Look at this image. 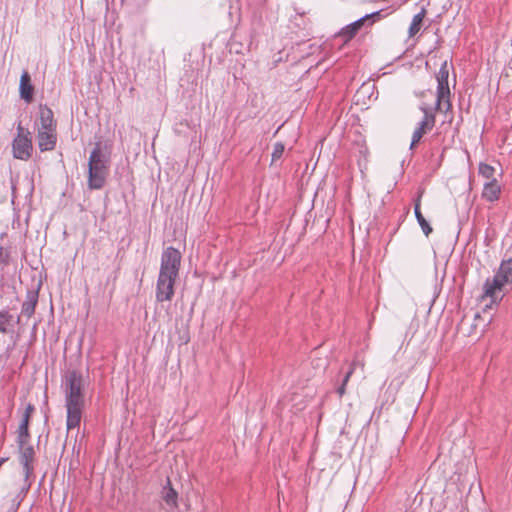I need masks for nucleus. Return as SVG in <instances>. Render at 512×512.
I'll list each match as a JSON object with an SVG mask.
<instances>
[{"instance_id":"1","label":"nucleus","mask_w":512,"mask_h":512,"mask_svg":"<svg viewBox=\"0 0 512 512\" xmlns=\"http://www.w3.org/2000/svg\"><path fill=\"white\" fill-rule=\"evenodd\" d=\"M61 388L64 393L68 430L80 425L85 407L84 378L79 370H67L62 376Z\"/></svg>"},{"instance_id":"2","label":"nucleus","mask_w":512,"mask_h":512,"mask_svg":"<svg viewBox=\"0 0 512 512\" xmlns=\"http://www.w3.org/2000/svg\"><path fill=\"white\" fill-rule=\"evenodd\" d=\"M181 254L178 249L167 247L161 255L155 297L158 302L170 301L174 296V285L179 275Z\"/></svg>"},{"instance_id":"3","label":"nucleus","mask_w":512,"mask_h":512,"mask_svg":"<svg viewBox=\"0 0 512 512\" xmlns=\"http://www.w3.org/2000/svg\"><path fill=\"white\" fill-rule=\"evenodd\" d=\"M110 158L97 142L92 149L88 160L87 186L90 190H100L105 186L109 174Z\"/></svg>"},{"instance_id":"4","label":"nucleus","mask_w":512,"mask_h":512,"mask_svg":"<svg viewBox=\"0 0 512 512\" xmlns=\"http://www.w3.org/2000/svg\"><path fill=\"white\" fill-rule=\"evenodd\" d=\"M37 144L41 152L52 151L57 143V122L53 111L46 105L39 107V117L36 122Z\"/></svg>"},{"instance_id":"5","label":"nucleus","mask_w":512,"mask_h":512,"mask_svg":"<svg viewBox=\"0 0 512 512\" xmlns=\"http://www.w3.org/2000/svg\"><path fill=\"white\" fill-rule=\"evenodd\" d=\"M450 66L447 61H444L438 73L436 74L437 80V91H436V102H435V110H443L444 112H448L452 108L450 96L451 91L449 88L448 78H449Z\"/></svg>"},{"instance_id":"6","label":"nucleus","mask_w":512,"mask_h":512,"mask_svg":"<svg viewBox=\"0 0 512 512\" xmlns=\"http://www.w3.org/2000/svg\"><path fill=\"white\" fill-rule=\"evenodd\" d=\"M510 285L512 281L496 271L493 277L485 280L482 298H489L492 304L498 305L505 295L506 288Z\"/></svg>"},{"instance_id":"7","label":"nucleus","mask_w":512,"mask_h":512,"mask_svg":"<svg viewBox=\"0 0 512 512\" xmlns=\"http://www.w3.org/2000/svg\"><path fill=\"white\" fill-rule=\"evenodd\" d=\"M33 144L31 132L21 122L17 125V134L12 141L13 157L27 161L32 156Z\"/></svg>"},{"instance_id":"8","label":"nucleus","mask_w":512,"mask_h":512,"mask_svg":"<svg viewBox=\"0 0 512 512\" xmlns=\"http://www.w3.org/2000/svg\"><path fill=\"white\" fill-rule=\"evenodd\" d=\"M16 442L19 452L18 458L23 468L24 479L28 481L34 472L35 450L30 444V438L17 436Z\"/></svg>"},{"instance_id":"9","label":"nucleus","mask_w":512,"mask_h":512,"mask_svg":"<svg viewBox=\"0 0 512 512\" xmlns=\"http://www.w3.org/2000/svg\"><path fill=\"white\" fill-rule=\"evenodd\" d=\"M420 110L424 113L423 119L418 123L416 131H419L421 135L426 134L428 131L432 130L435 126L436 118L434 111H436L434 108H430L426 105H421Z\"/></svg>"},{"instance_id":"10","label":"nucleus","mask_w":512,"mask_h":512,"mask_svg":"<svg viewBox=\"0 0 512 512\" xmlns=\"http://www.w3.org/2000/svg\"><path fill=\"white\" fill-rule=\"evenodd\" d=\"M35 412V406L32 403H28L25 406V410L22 414L21 421L19 423L18 429H17V436L23 437V438H30V432H29V422L31 419L32 414Z\"/></svg>"},{"instance_id":"11","label":"nucleus","mask_w":512,"mask_h":512,"mask_svg":"<svg viewBox=\"0 0 512 512\" xmlns=\"http://www.w3.org/2000/svg\"><path fill=\"white\" fill-rule=\"evenodd\" d=\"M501 194V187L496 179L487 181L482 190V198L488 202H496Z\"/></svg>"},{"instance_id":"12","label":"nucleus","mask_w":512,"mask_h":512,"mask_svg":"<svg viewBox=\"0 0 512 512\" xmlns=\"http://www.w3.org/2000/svg\"><path fill=\"white\" fill-rule=\"evenodd\" d=\"M20 96L27 103H30L33 99L34 87L31 84V78L27 71H24L20 77L19 86Z\"/></svg>"},{"instance_id":"13","label":"nucleus","mask_w":512,"mask_h":512,"mask_svg":"<svg viewBox=\"0 0 512 512\" xmlns=\"http://www.w3.org/2000/svg\"><path fill=\"white\" fill-rule=\"evenodd\" d=\"M38 302V291L29 290L26 294L25 301L22 304V314L30 318L34 312Z\"/></svg>"},{"instance_id":"14","label":"nucleus","mask_w":512,"mask_h":512,"mask_svg":"<svg viewBox=\"0 0 512 512\" xmlns=\"http://www.w3.org/2000/svg\"><path fill=\"white\" fill-rule=\"evenodd\" d=\"M366 24L367 23L362 16L358 20L350 23L345 28H343L340 32V35L346 40H349L353 38L358 33V31Z\"/></svg>"},{"instance_id":"15","label":"nucleus","mask_w":512,"mask_h":512,"mask_svg":"<svg viewBox=\"0 0 512 512\" xmlns=\"http://www.w3.org/2000/svg\"><path fill=\"white\" fill-rule=\"evenodd\" d=\"M420 203H421V195H419L418 198L415 201L414 214H415L417 222H418L419 226L421 227L423 233L426 236H429V234L432 233V227L430 226L428 221L422 215V213L420 211Z\"/></svg>"},{"instance_id":"16","label":"nucleus","mask_w":512,"mask_h":512,"mask_svg":"<svg viewBox=\"0 0 512 512\" xmlns=\"http://www.w3.org/2000/svg\"><path fill=\"white\" fill-rule=\"evenodd\" d=\"M162 498L165 503L169 506L176 507L177 506V492L172 488L171 482L168 479L167 485L163 488Z\"/></svg>"},{"instance_id":"17","label":"nucleus","mask_w":512,"mask_h":512,"mask_svg":"<svg viewBox=\"0 0 512 512\" xmlns=\"http://www.w3.org/2000/svg\"><path fill=\"white\" fill-rule=\"evenodd\" d=\"M425 14H426V10L424 8H422L419 13L414 15L412 22L408 29V34L410 37L415 36L420 31Z\"/></svg>"},{"instance_id":"18","label":"nucleus","mask_w":512,"mask_h":512,"mask_svg":"<svg viewBox=\"0 0 512 512\" xmlns=\"http://www.w3.org/2000/svg\"><path fill=\"white\" fill-rule=\"evenodd\" d=\"M478 173H479L480 176L484 177L488 181H491L492 179H495L494 178L495 169H494L493 166H491V165H489L487 163L481 162L479 164Z\"/></svg>"},{"instance_id":"19","label":"nucleus","mask_w":512,"mask_h":512,"mask_svg":"<svg viewBox=\"0 0 512 512\" xmlns=\"http://www.w3.org/2000/svg\"><path fill=\"white\" fill-rule=\"evenodd\" d=\"M497 272L512 281V258L502 260Z\"/></svg>"},{"instance_id":"20","label":"nucleus","mask_w":512,"mask_h":512,"mask_svg":"<svg viewBox=\"0 0 512 512\" xmlns=\"http://www.w3.org/2000/svg\"><path fill=\"white\" fill-rule=\"evenodd\" d=\"M13 316L9 313L8 310L0 311V333L7 332V326L12 321Z\"/></svg>"},{"instance_id":"21","label":"nucleus","mask_w":512,"mask_h":512,"mask_svg":"<svg viewBox=\"0 0 512 512\" xmlns=\"http://www.w3.org/2000/svg\"><path fill=\"white\" fill-rule=\"evenodd\" d=\"M21 502H22V498H21L20 494H17L16 496H14L12 498L7 499L6 503H5L7 512H17Z\"/></svg>"},{"instance_id":"22","label":"nucleus","mask_w":512,"mask_h":512,"mask_svg":"<svg viewBox=\"0 0 512 512\" xmlns=\"http://www.w3.org/2000/svg\"><path fill=\"white\" fill-rule=\"evenodd\" d=\"M354 367H355V362H353L351 364V367L350 369L347 371V373L345 374L343 380H342V383L341 385L337 388V393L339 395V397H342L344 394H345V387L351 377V375L353 374L354 372Z\"/></svg>"},{"instance_id":"23","label":"nucleus","mask_w":512,"mask_h":512,"mask_svg":"<svg viewBox=\"0 0 512 512\" xmlns=\"http://www.w3.org/2000/svg\"><path fill=\"white\" fill-rule=\"evenodd\" d=\"M284 151H285L284 144L282 142H276L273 146V151L271 154L272 161L279 160L283 156Z\"/></svg>"},{"instance_id":"24","label":"nucleus","mask_w":512,"mask_h":512,"mask_svg":"<svg viewBox=\"0 0 512 512\" xmlns=\"http://www.w3.org/2000/svg\"><path fill=\"white\" fill-rule=\"evenodd\" d=\"M382 10L372 12L370 14H366L363 16L368 26H371L375 21L380 20L382 15Z\"/></svg>"},{"instance_id":"25","label":"nucleus","mask_w":512,"mask_h":512,"mask_svg":"<svg viewBox=\"0 0 512 512\" xmlns=\"http://www.w3.org/2000/svg\"><path fill=\"white\" fill-rule=\"evenodd\" d=\"M422 137H423V135H421L419 131L414 130V132L412 134L411 144H410L411 150L415 147V145H417L420 142Z\"/></svg>"}]
</instances>
